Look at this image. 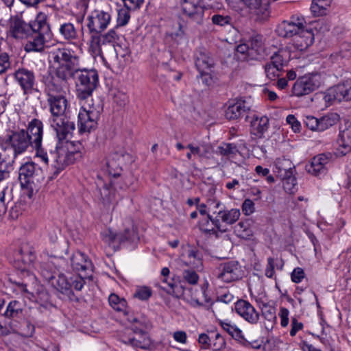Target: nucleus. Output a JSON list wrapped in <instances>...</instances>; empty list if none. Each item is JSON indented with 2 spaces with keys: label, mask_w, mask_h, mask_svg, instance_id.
<instances>
[{
  "label": "nucleus",
  "mask_w": 351,
  "mask_h": 351,
  "mask_svg": "<svg viewBox=\"0 0 351 351\" xmlns=\"http://www.w3.org/2000/svg\"><path fill=\"white\" fill-rule=\"evenodd\" d=\"M32 33L31 25L19 17L10 19L8 35L17 40L29 38Z\"/></svg>",
  "instance_id": "obj_16"
},
{
  "label": "nucleus",
  "mask_w": 351,
  "mask_h": 351,
  "mask_svg": "<svg viewBox=\"0 0 351 351\" xmlns=\"http://www.w3.org/2000/svg\"><path fill=\"white\" fill-rule=\"evenodd\" d=\"M103 239L105 242L111 244L114 242L119 243H123V240L125 239L123 236L121 234L114 232L110 229L104 231L102 233Z\"/></svg>",
  "instance_id": "obj_50"
},
{
  "label": "nucleus",
  "mask_w": 351,
  "mask_h": 351,
  "mask_svg": "<svg viewBox=\"0 0 351 351\" xmlns=\"http://www.w3.org/2000/svg\"><path fill=\"white\" fill-rule=\"evenodd\" d=\"M323 79L319 73H310L298 79L293 87V93L300 97L309 94L317 89L322 83Z\"/></svg>",
  "instance_id": "obj_10"
},
{
  "label": "nucleus",
  "mask_w": 351,
  "mask_h": 351,
  "mask_svg": "<svg viewBox=\"0 0 351 351\" xmlns=\"http://www.w3.org/2000/svg\"><path fill=\"white\" fill-rule=\"evenodd\" d=\"M217 149L219 154L225 156H232L237 152V146L231 143H223Z\"/></svg>",
  "instance_id": "obj_54"
},
{
  "label": "nucleus",
  "mask_w": 351,
  "mask_h": 351,
  "mask_svg": "<svg viewBox=\"0 0 351 351\" xmlns=\"http://www.w3.org/2000/svg\"><path fill=\"white\" fill-rule=\"evenodd\" d=\"M119 38V35L114 29H111L104 34L97 32L90 36L89 50L94 56L100 57L106 64L102 47L110 45L112 49Z\"/></svg>",
  "instance_id": "obj_5"
},
{
  "label": "nucleus",
  "mask_w": 351,
  "mask_h": 351,
  "mask_svg": "<svg viewBox=\"0 0 351 351\" xmlns=\"http://www.w3.org/2000/svg\"><path fill=\"white\" fill-rule=\"evenodd\" d=\"M40 274L49 284L51 283L52 280L57 276V272L54 268L53 265L51 263H43L40 265Z\"/></svg>",
  "instance_id": "obj_43"
},
{
  "label": "nucleus",
  "mask_w": 351,
  "mask_h": 351,
  "mask_svg": "<svg viewBox=\"0 0 351 351\" xmlns=\"http://www.w3.org/2000/svg\"><path fill=\"white\" fill-rule=\"evenodd\" d=\"M181 261L186 267L197 271L203 269V254L195 247L188 246L181 255Z\"/></svg>",
  "instance_id": "obj_14"
},
{
  "label": "nucleus",
  "mask_w": 351,
  "mask_h": 351,
  "mask_svg": "<svg viewBox=\"0 0 351 351\" xmlns=\"http://www.w3.org/2000/svg\"><path fill=\"white\" fill-rule=\"evenodd\" d=\"M347 141L346 140L345 133H339V138L337 143L338 147L336 148L335 155L337 157L343 156L351 151V146L350 145L349 134L346 133Z\"/></svg>",
  "instance_id": "obj_40"
},
{
  "label": "nucleus",
  "mask_w": 351,
  "mask_h": 351,
  "mask_svg": "<svg viewBox=\"0 0 351 351\" xmlns=\"http://www.w3.org/2000/svg\"><path fill=\"white\" fill-rule=\"evenodd\" d=\"M236 313L251 324H256L260 319L258 312L248 301L239 300L234 304Z\"/></svg>",
  "instance_id": "obj_18"
},
{
  "label": "nucleus",
  "mask_w": 351,
  "mask_h": 351,
  "mask_svg": "<svg viewBox=\"0 0 351 351\" xmlns=\"http://www.w3.org/2000/svg\"><path fill=\"white\" fill-rule=\"evenodd\" d=\"M339 121V115L336 113L328 114L319 119V130L324 131L334 125Z\"/></svg>",
  "instance_id": "obj_47"
},
{
  "label": "nucleus",
  "mask_w": 351,
  "mask_h": 351,
  "mask_svg": "<svg viewBox=\"0 0 351 351\" xmlns=\"http://www.w3.org/2000/svg\"><path fill=\"white\" fill-rule=\"evenodd\" d=\"M0 152V182L10 177V172L16 156L11 148L1 144Z\"/></svg>",
  "instance_id": "obj_19"
},
{
  "label": "nucleus",
  "mask_w": 351,
  "mask_h": 351,
  "mask_svg": "<svg viewBox=\"0 0 351 351\" xmlns=\"http://www.w3.org/2000/svg\"><path fill=\"white\" fill-rule=\"evenodd\" d=\"M304 123L311 130H319V120L313 116H306L304 120Z\"/></svg>",
  "instance_id": "obj_64"
},
{
  "label": "nucleus",
  "mask_w": 351,
  "mask_h": 351,
  "mask_svg": "<svg viewBox=\"0 0 351 351\" xmlns=\"http://www.w3.org/2000/svg\"><path fill=\"white\" fill-rule=\"evenodd\" d=\"M264 68L266 77L269 80H274L279 77L280 72L282 71L279 67L274 65L270 61L265 65Z\"/></svg>",
  "instance_id": "obj_53"
},
{
  "label": "nucleus",
  "mask_w": 351,
  "mask_h": 351,
  "mask_svg": "<svg viewBox=\"0 0 351 351\" xmlns=\"http://www.w3.org/2000/svg\"><path fill=\"white\" fill-rule=\"evenodd\" d=\"M50 125L55 132H71L75 130L74 123L64 115L52 117Z\"/></svg>",
  "instance_id": "obj_31"
},
{
  "label": "nucleus",
  "mask_w": 351,
  "mask_h": 351,
  "mask_svg": "<svg viewBox=\"0 0 351 351\" xmlns=\"http://www.w3.org/2000/svg\"><path fill=\"white\" fill-rule=\"evenodd\" d=\"M123 236V238L125 239L123 240V243L125 241H129L130 243H134L139 239L138 234L134 227H132L131 229L127 228L124 230L123 233H120Z\"/></svg>",
  "instance_id": "obj_58"
},
{
  "label": "nucleus",
  "mask_w": 351,
  "mask_h": 351,
  "mask_svg": "<svg viewBox=\"0 0 351 351\" xmlns=\"http://www.w3.org/2000/svg\"><path fill=\"white\" fill-rule=\"evenodd\" d=\"M71 265L73 270L78 272H84L83 279L88 278V275L93 271V265L91 261L85 254L77 251L71 257Z\"/></svg>",
  "instance_id": "obj_20"
},
{
  "label": "nucleus",
  "mask_w": 351,
  "mask_h": 351,
  "mask_svg": "<svg viewBox=\"0 0 351 351\" xmlns=\"http://www.w3.org/2000/svg\"><path fill=\"white\" fill-rule=\"evenodd\" d=\"M109 304L115 311L126 313L127 302L124 298H119L117 295L112 293L108 298Z\"/></svg>",
  "instance_id": "obj_44"
},
{
  "label": "nucleus",
  "mask_w": 351,
  "mask_h": 351,
  "mask_svg": "<svg viewBox=\"0 0 351 351\" xmlns=\"http://www.w3.org/2000/svg\"><path fill=\"white\" fill-rule=\"evenodd\" d=\"M240 215L241 213L239 209L225 210L221 208L215 217L213 215H208V219L219 231L224 232L227 230L226 225L235 223L239 219Z\"/></svg>",
  "instance_id": "obj_11"
},
{
  "label": "nucleus",
  "mask_w": 351,
  "mask_h": 351,
  "mask_svg": "<svg viewBox=\"0 0 351 351\" xmlns=\"http://www.w3.org/2000/svg\"><path fill=\"white\" fill-rule=\"evenodd\" d=\"M47 16L45 13L40 12L37 14L34 21L29 23L32 27V32H36L46 34H49V25L47 22Z\"/></svg>",
  "instance_id": "obj_35"
},
{
  "label": "nucleus",
  "mask_w": 351,
  "mask_h": 351,
  "mask_svg": "<svg viewBox=\"0 0 351 351\" xmlns=\"http://www.w3.org/2000/svg\"><path fill=\"white\" fill-rule=\"evenodd\" d=\"M84 285L82 275L79 274L68 278L64 274L58 273L52 280L51 285L61 293L64 298L72 300L74 299L73 289L80 291Z\"/></svg>",
  "instance_id": "obj_4"
},
{
  "label": "nucleus",
  "mask_w": 351,
  "mask_h": 351,
  "mask_svg": "<svg viewBox=\"0 0 351 351\" xmlns=\"http://www.w3.org/2000/svg\"><path fill=\"white\" fill-rule=\"evenodd\" d=\"M56 149L49 154V162L54 169L52 178L81 158L80 143L72 140V133H56Z\"/></svg>",
  "instance_id": "obj_2"
},
{
  "label": "nucleus",
  "mask_w": 351,
  "mask_h": 351,
  "mask_svg": "<svg viewBox=\"0 0 351 351\" xmlns=\"http://www.w3.org/2000/svg\"><path fill=\"white\" fill-rule=\"evenodd\" d=\"M237 53H240L242 57L239 58L243 59V60H250V45L248 42L240 43L237 47Z\"/></svg>",
  "instance_id": "obj_59"
},
{
  "label": "nucleus",
  "mask_w": 351,
  "mask_h": 351,
  "mask_svg": "<svg viewBox=\"0 0 351 351\" xmlns=\"http://www.w3.org/2000/svg\"><path fill=\"white\" fill-rule=\"evenodd\" d=\"M180 3L183 15L196 24L203 23L206 10L204 0H180Z\"/></svg>",
  "instance_id": "obj_9"
},
{
  "label": "nucleus",
  "mask_w": 351,
  "mask_h": 351,
  "mask_svg": "<svg viewBox=\"0 0 351 351\" xmlns=\"http://www.w3.org/2000/svg\"><path fill=\"white\" fill-rule=\"evenodd\" d=\"M226 340L219 333H217L215 335L214 339L212 340L211 348L213 351H220L226 348Z\"/></svg>",
  "instance_id": "obj_55"
},
{
  "label": "nucleus",
  "mask_w": 351,
  "mask_h": 351,
  "mask_svg": "<svg viewBox=\"0 0 351 351\" xmlns=\"http://www.w3.org/2000/svg\"><path fill=\"white\" fill-rule=\"evenodd\" d=\"M46 88L48 91L49 97H50L51 95L60 93L62 90L60 85L56 84L53 80L46 83Z\"/></svg>",
  "instance_id": "obj_63"
},
{
  "label": "nucleus",
  "mask_w": 351,
  "mask_h": 351,
  "mask_svg": "<svg viewBox=\"0 0 351 351\" xmlns=\"http://www.w3.org/2000/svg\"><path fill=\"white\" fill-rule=\"evenodd\" d=\"M234 232L239 237L244 239H250L253 234L250 224L247 221H240L237 223L234 227Z\"/></svg>",
  "instance_id": "obj_46"
},
{
  "label": "nucleus",
  "mask_w": 351,
  "mask_h": 351,
  "mask_svg": "<svg viewBox=\"0 0 351 351\" xmlns=\"http://www.w3.org/2000/svg\"><path fill=\"white\" fill-rule=\"evenodd\" d=\"M48 102L50 106V111L52 117L64 115V112L68 106L66 98L60 95H51L48 98Z\"/></svg>",
  "instance_id": "obj_29"
},
{
  "label": "nucleus",
  "mask_w": 351,
  "mask_h": 351,
  "mask_svg": "<svg viewBox=\"0 0 351 351\" xmlns=\"http://www.w3.org/2000/svg\"><path fill=\"white\" fill-rule=\"evenodd\" d=\"M306 26L304 17L300 14H294L289 20L279 23L276 29L277 34L283 38H293Z\"/></svg>",
  "instance_id": "obj_7"
},
{
  "label": "nucleus",
  "mask_w": 351,
  "mask_h": 351,
  "mask_svg": "<svg viewBox=\"0 0 351 351\" xmlns=\"http://www.w3.org/2000/svg\"><path fill=\"white\" fill-rule=\"evenodd\" d=\"M58 32L64 40L73 43L78 39V31L71 22L61 23Z\"/></svg>",
  "instance_id": "obj_33"
},
{
  "label": "nucleus",
  "mask_w": 351,
  "mask_h": 351,
  "mask_svg": "<svg viewBox=\"0 0 351 351\" xmlns=\"http://www.w3.org/2000/svg\"><path fill=\"white\" fill-rule=\"evenodd\" d=\"M250 45V59L258 60L265 53V46L261 36L252 37L248 41Z\"/></svg>",
  "instance_id": "obj_32"
},
{
  "label": "nucleus",
  "mask_w": 351,
  "mask_h": 351,
  "mask_svg": "<svg viewBox=\"0 0 351 351\" xmlns=\"http://www.w3.org/2000/svg\"><path fill=\"white\" fill-rule=\"evenodd\" d=\"M220 326L236 341H239L243 346L248 347L251 346V343L246 340L243 335L242 330L235 324H232L227 320L220 321Z\"/></svg>",
  "instance_id": "obj_30"
},
{
  "label": "nucleus",
  "mask_w": 351,
  "mask_h": 351,
  "mask_svg": "<svg viewBox=\"0 0 351 351\" xmlns=\"http://www.w3.org/2000/svg\"><path fill=\"white\" fill-rule=\"evenodd\" d=\"M132 330L135 333V336L129 337L127 340H124L123 342L136 348L147 349L151 344V341L147 334L143 331L142 329H139L136 326Z\"/></svg>",
  "instance_id": "obj_25"
},
{
  "label": "nucleus",
  "mask_w": 351,
  "mask_h": 351,
  "mask_svg": "<svg viewBox=\"0 0 351 351\" xmlns=\"http://www.w3.org/2000/svg\"><path fill=\"white\" fill-rule=\"evenodd\" d=\"M129 8L124 5L123 8H119L117 10V26L122 27L126 25L130 19Z\"/></svg>",
  "instance_id": "obj_49"
},
{
  "label": "nucleus",
  "mask_w": 351,
  "mask_h": 351,
  "mask_svg": "<svg viewBox=\"0 0 351 351\" xmlns=\"http://www.w3.org/2000/svg\"><path fill=\"white\" fill-rule=\"evenodd\" d=\"M43 133H12L3 144L11 148L18 156L25 152L32 146L36 149V155L45 164H48V154L42 147Z\"/></svg>",
  "instance_id": "obj_3"
},
{
  "label": "nucleus",
  "mask_w": 351,
  "mask_h": 351,
  "mask_svg": "<svg viewBox=\"0 0 351 351\" xmlns=\"http://www.w3.org/2000/svg\"><path fill=\"white\" fill-rule=\"evenodd\" d=\"M291 59V52L287 48H281L276 51L270 58V62L282 70L287 65Z\"/></svg>",
  "instance_id": "obj_34"
},
{
  "label": "nucleus",
  "mask_w": 351,
  "mask_h": 351,
  "mask_svg": "<svg viewBox=\"0 0 351 351\" xmlns=\"http://www.w3.org/2000/svg\"><path fill=\"white\" fill-rule=\"evenodd\" d=\"M239 3L258 19H264L269 15L268 5L263 0H239Z\"/></svg>",
  "instance_id": "obj_21"
},
{
  "label": "nucleus",
  "mask_w": 351,
  "mask_h": 351,
  "mask_svg": "<svg viewBox=\"0 0 351 351\" xmlns=\"http://www.w3.org/2000/svg\"><path fill=\"white\" fill-rule=\"evenodd\" d=\"M10 328L15 332L23 337H32L34 333V326L28 322H24L23 326H19L16 321H10L8 323Z\"/></svg>",
  "instance_id": "obj_37"
},
{
  "label": "nucleus",
  "mask_w": 351,
  "mask_h": 351,
  "mask_svg": "<svg viewBox=\"0 0 351 351\" xmlns=\"http://www.w3.org/2000/svg\"><path fill=\"white\" fill-rule=\"evenodd\" d=\"M12 200L13 195L11 189L6 186L0 191V217L6 213Z\"/></svg>",
  "instance_id": "obj_38"
},
{
  "label": "nucleus",
  "mask_w": 351,
  "mask_h": 351,
  "mask_svg": "<svg viewBox=\"0 0 351 351\" xmlns=\"http://www.w3.org/2000/svg\"><path fill=\"white\" fill-rule=\"evenodd\" d=\"M52 69L56 76L66 81L75 79L76 94L80 100L78 114L79 132H90L97 128L99 107L93 103L92 94L99 82L97 72L94 69H80L79 58L67 49H58L53 53Z\"/></svg>",
  "instance_id": "obj_1"
},
{
  "label": "nucleus",
  "mask_w": 351,
  "mask_h": 351,
  "mask_svg": "<svg viewBox=\"0 0 351 351\" xmlns=\"http://www.w3.org/2000/svg\"><path fill=\"white\" fill-rule=\"evenodd\" d=\"M262 316L267 322V324L271 328L273 327L277 321L275 307L267 304H263L262 308Z\"/></svg>",
  "instance_id": "obj_45"
},
{
  "label": "nucleus",
  "mask_w": 351,
  "mask_h": 351,
  "mask_svg": "<svg viewBox=\"0 0 351 351\" xmlns=\"http://www.w3.org/2000/svg\"><path fill=\"white\" fill-rule=\"evenodd\" d=\"M49 34L32 32L27 38L29 40L25 45V50L27 52L42 51L45 45L46 38Z\"/></svg>",
  "instance_id": "obj_28"
},
{
  "label": "nucleus",
  "mask_w": 351,
  "mask_h": 351,
  "mask_svg": "<svg viewBox=\"0 0 351 351\" xmlns=\"http://www.w3.org/2000/svg\"><path fill=\"white\" fill-rule=\"evenodd\" d=\"M348 93L349 88L345 84H339L328 89L324 94V99L327 106H330L335 101L341 102L343 100H348Z\"/></svg>",
  "instance_id": "obj_22"
},
{
  "label": "nucleus",
  "mask_w": 351,
  "mask_h": 351,
  "mask_svg": "<svg viewBox=\"0 0 351 351\" xmlns=\"http://www.w3.org/2000/svg\"><path fill=\"white\" fill-rule=\"evenodd\" d=\"M214 62L212 58L204 51H199L195 56V66L199 72L202 77H205V80L210 78V72Z\"/></svg>",
  "instance_id": "obj_26"
},
{
  "label": "nucleus",
  "mask_w": 351,
  "mask_h": 351,
  "mask_svg": "<svg viewBox=\"0 0 351 351\" xmlns=\"http://www.w3.org/2000/svg\"><path fill=\"white\" fill-rule=\"evenodd\" d=\"M314 41V34L312 31L306 27L292 38V45L298 51H302L311 46Z\"/></svg>",
  "instance_id": "obj_27"
},
{
  "label": "nucleus",
  "mask_w": 351,
  "mask_h": 351,
  "mask_svg": "<svg viewBox=\"0 0 351 351\" xmlns=\"http://www.w3.org/2000/svg\"><path fill=\"white\" fill-rule=\"evenodd\" d=\"M249 110L250 106L244 100L237 99L230 101L225 111V116L230 120L237 119L243 117Z\"/></svg>",
  "instance_id": "obj_23"
},
{
  "label": "nucleus",
  "mask_w": 351,
  "mask_h": 351,
  "mask_svg": "<svg viewBox=\"0 0 351 351\" xmlns=\"http://www.w3.org/2000/svg\"><path fill=\"white\" fill-rule=\"evenodd\" d=\"M36 259L35 254L27 247H22L14 254L15 267L25 271L27 267Z\"/></svg>",
  "instance_id": "obj_24"
},
{
  "label": "nucleus",
  "mask_w": 351,
  "mask_h": 351,
  "mask_svg": "<svg viewBox=\"0 0 351 351\" xmlns=\"http://www.w3.org/2000/svg\"><path fill=\"white\" fill-rule=\"evenodd\" d=\"M132 156L123 149L114 151L110 156L107 162L109 173L114 178L119 176L122 170L121 166L132 162Z\"/></svg>",
  "instance_id": "obj_13"
},
{
  "label": "nucleus",
  "mask_w": 351,
  "mask_h": 351,
  "mask_svg": "<svg viewBox=\"0 0 351 351\" xmlns=\"http://www.w3.org/2000/svg\"><path fill=\"white\" fill-rule=\"evenodd\" d=\"M293 172L286 175L285 178H280L283 182L282 185L284 189L289 193H293V189L297 184L296 179L292 175Z\"/></svg>",
  "instance_id": "obj_52"
},
{
  "label": "nucleus",
  "mask_w": 351,
  "mask_h": 351,
  "mask_svg": "<svg viewBox=\"0 0 351 351\" xmlns=\"http://www.w3.org/2000/svg\"><path fill=\"white\" fill-rule=\"evenodd\" d=\"M331 2L332 0H313L311 10L317 16L326 15Z\"/></svg>",
  "instance_id": "obj_41"
},
{
  "label": "nucleus",
  "mask_w": 351,
  "mask_h": 351,
  "mask_svg": "<svg viewBox=\"0 0 351 351\" xmlns=\"http://www.w3.org/2000/svg\"><path fill=\"white\" fill-rule=\"evenodd\" d=\"M213 24L219 26L230 25L232 18L228 15L214 14L211 18Z\"/></svg>",
  "instance_id": "obj_57"
},
{
  "label": "nucleus",
  "mask_w": 351,
  "mask_h": 351,
  "mask_svg": "<svg viewBox=\"0 0 351 351\" xmlns=\"http://www.w3.org/2000/svg\"><path fill=\"white\" fill-rule=\"evenodd\" d=\"M241 277V267L237 261H232L221 264L217 278L221 281L229 283L239 280Z\"/></svg>",
  "instance_id": "obj_17"
},
{
  "label": "nucleus",
  "mask_w": 351,
  "mask_h": 351,
  "mask_svg": "<svg viewBox=\"0 0 351 351\" xmlns=\"http://www.w3.org/2000/svg\"><path fill=\"white\" fill-rule=\"evenodd\" d=\"M269 119L263 116L261 118L256 117L251 122L252 130L256 132H265L268 130Z\"/></svg>",
  "instance_id": "obj_48"
},
{
  "label": "nucleus",
  "mask_w": 351,
  "mask_h": 351,
  "mask_svg": "<svg viewBox=\"0 0 351 351\" xmlns=\"http://www.w3.org/2000/svg\"><path fill=\"white\" fill-rule=\"evenodd\" d=\"M113 101L118 106H123L128 103V97L125 93L117 90L114 93Z\"/></svg>",
  "instance_id": "obj_62"
},
{
  "label": "nucleus",
  "mask_w": 351,
  "mask_h": 351,
  "mask_svg": "<svg viewBox=\"0 0 351 351\" xmlns=\"http://www.w3.org/2000/svg\"><path fill=\"white\" fill-rule=\"evenodd\" d=\"M9 207L8 216L12 219H16L24 210V204L21 202H14L12 200Z\"/></svg>",
  "instance_id": "obj_51"
},
{
  "label": "nucleus",
  "mask_w": 351,
  "mask_h": 351,
  "mask_svg": "<svg viewBox=\"0 0 351 351\" xmlns=\"http://www.w3.org/2000/svg\"><path fill=\"white\" fill-rule=\"evenodd\" d=\"M112 49L114 51L115 53V58L117 59H118L119 57L124 58L130 53V50L127 46L123 47L119 44L113 45V48Z\"/></svg>",
  "instance_id": "obj_61"
},
{
  "label": "nucleus",
  "mask_w": 351,
  "mask_h": 351,
  "mask_svg": "<svg viewBox=\"0 0 351 351\" xmlns=\"http://www.w3.org/2000/svg\"><path fill=\"white\" fill-rule=\"evenodd\" d=\"M14 79L21 88L24 95L38 92L35 73L27 69H19L14 73Z\"/></svg>",
  "instance_id": "obj_12"
},
{
  "label": "nucleus",
  "mask_w": 351,
  "mask_h": 351,
  "mask_svg": "<svg viewBox=\"0 0 351 351\" xmlns=\"http://www.w3.org/2000/svg\"><path fill=\"white\" fill-rule=\"evenodd\" d=\"M183 279L189 284L194 285L199 281V276L197 272L191 269H185L182 273Z\"/></svg>",
  "instance_id": "obj_56"
},
{
  "label": "nucleus",
  "mask_w": 351,
  "mask_h": 351,
  "mask_svg": "<svg viewBox=\"0 0 351 351\" xmlns=\"http://www.w3.org/2000/svg\"><path fill=\"white\" fill-rule=\"evenodd\" d=\"M27 130V132H43V123L38 119H32L28 122Z\"/></svg>",
  "instance_id": "obj_60"
},
{
  "label": "nucleus",
  "mask_w": 351,
  "mask_h": 351,
  "mask_svg": "<svg viewBox=\"0 0 351 351\" xmlns=\"http://www.w3.org/2000/svg\"><path fill=\"white\" fill-rule=\"evenodd\" d=\"M332 158L331 153L322 154L313 157L310 164L306 165V171L315 176L325 175Z\"/></svg>",
  "instance_id": "obj_15"
},
{
  "label": "nucleus",
  "mask_w": 351,
  "mask_h": 351,
  "mask_svg": "<svg viewBox=\"0 0 351 351\" xmlns=\"http://www.w3.org/2000/svg\"><path fill=\"white\" fill-rule=\"evenodd\" d=\"M22 312L21 304L16 300H13L8 304L3 315L6 318L14 319L19 318Z\"/></svg>",
  "instance_id": "obj_42"
},
{
  "label": "nucleus",
  "mask_w": 351,
  "mask_h": 351,
  "mask_svg": "<svg viewBox=\"0 0 351 351\" xmlns=\"http://www.w3.org/2000/svg\"><path fill=\"white\" fill-rule=\"evenodd\" d=\"M100 199L105 206H108L114 199V193L110 184L98 182L97 184Z\"/></svg>",
  "instance_id": "obj_39"
},
{
  "label": "nucleus",
  "mask_w": 351,
  "mask_h": 351,
  "mask_svg": "<svg viewBox=\"0 0 351 351\" xmlns=\"http://www.w3.org/2000/svg\"><path fill=\"white\" fill-rule=\"evenodd\" d=\"M19 179L22 187H36L45 180L41 167L34 162H26L19 169Z\"/></svg>",
  "instance_id": "obj_6"
},
{
  "label": "nucleus",
  "mask_w": 351,
  "mask_h": 351,
  "mask_svg": "<svg viewBox=\"0 0 351 351\" xmlns=\"http://www.w3.org/2000/svg\"><path fill=\"white\" fill-rule=\"evenodd\" d=\"M274 172L278 177L285 178L286 175L292 172L291 162L285 158H279L274 162Z\"/></svg>",
  "instance_id": "obj_36"
},
{
  "label": "nucleus",
  "mask_w": 351,
  "mask_h": 351,
  "mask_svg": "<svg viewBox=\"0 0 351 351\" xmlns=\"http://www.w3.org/2000/svg\"><path fill=\"white\" fill-rule=\"evenodd\" d=\"M110 21L111 14L109 12L99 9L91 11L86 17V26L89 35L103 32L108 28Z\"/></svg>",
  "instance_id": "obj_8"
}]
</instances>
